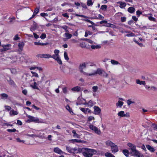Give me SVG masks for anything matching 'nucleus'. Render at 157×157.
I'll use <instances>...</instances> for the list:
<instances>
[{
  "label": "nucleus",
  "mask_w": 157,
  "mask_h": 157,
  "mask_svg": "<svg viewBox=\"0 0 157 157\" xmlns=\"http://www.w3.org/2000/svg\"><path fill=\"white\" fill-rule=\"evenodd\" d=\"M83 155L87 157H91L93 154H95L97 152L94 149H88L87 148H82Z\"/></svg>",
  "instance_id": "nucleus-1"
},
{
  "label": "nucleus",
  "mask_w": 157,
  "mask_h": 157,
  "mask_svg": "<svg viewBox=\"0 0 157 157\" xmlns=\"http://www.w3.org/2000/svg\"><path fill=\"white\" fill-rule=\"evenodd\" d=\"M86 67V64L85 63H83L80 64L79 65V69H80V72L86 76H89V74L86 73L83 71V69Z\"/></svg>",
  "instance_id": "nucleus-2"
},
{
  "label": "nucleus",
  "mask_w": 157,
  "mask_h": 157,
  "mask_svg": "<svg viewBox=\"0 0 157 157\" xmlns=\"http://www.w3.org/2000/svg\"><path fill=\"white\" fill-rule=\"evenodd\" d=\"M89 127L90 129L94 131L95 133L98 135H100L101 131L99 129L92 124L90 125Z\"/></svg>",
  "instance_id": "nucleus-3"
},
{
  "label": "nucleus",
  "mask_w": 157,
  "mask_h": 157,
  "mask_svg": "<svg viewBox=\"0 0 157 157\" xmlns=\"http://www.w3.org/2000/svg\"><path fill=\"white\" fill-rule=\"evenodd\" d=\"M127 145L130 147L132 151V152H131V153L133 154L137 151V150L136 149V146L130 143H128L127 144Z\"/></svg>",
  "instance_id": "nucleus-4"
},
{
  "label": "nucleus",
  "mask_w": 157,
  "mask_h": 157,
  "mask_svg": "<svg viewBox=\"0 0 157 157\" xmlns=\"http://www.w3.org/2000/svg\"><path fill=\"white\" fill-rule=\"evenodd\" d=\"M27 117L29 118V119L27 120L28 122H39V119L37 118L28 115L27 116Z\"/></svg>",
  "instance_id": "nucleus-5"
},
{
  "label": "nucleus",
  "mask_w": 157,
  "mask_h": 157,
  "mask_svg": "<svg viewBox=\"0 0 157 157\" xmlns=\"http://www.w3.org/2000/svg\"><path fill=\"white\" fill-rule=\"evenodd\" d=\"M11 46V45L10 44H2V46L3 47V48L0 49V52H2L10 49Z\"/></svg>",
  "instance_id": "nucleus-6"
},
{
  "label": "nucleus",
  "mask_w": 157,
  "mask_h": 157,
  "mask_svg": "<svg viewBox=\"0 0 157 157\" xmlns=\"http://www.w3.org/2000/svg\"><path fill=\"white\" fill-rule=\"evenodd\" d=\"M111 150L113 153H115L118 151L119 149L118 146L114 144H113L111 147Z\"/></svg>",
  "instance_id": "nucleus-7"
},
{
  "label": "nucleus",
  "mask_w": 157,
  "mask_h": 157,
  "mask_svg": "<svg viewBox=\"0 0 157 157\" xmlns=\"http://www.w3.org/2000/svg\"><path fill=\"white\" fill-rule=\"evenodd\" d=\"M103 71V70H101L99 68L98 69L97 71L94 72L89 74V76L94 75L97 74L101 75Z\"/></svg>",
  "instance_id": "nucleus-8"
},
{
  "label": "nucleus",
  "mask_w": 157,
  "mask_h": 157,
  "mask_svg": "<svg viewBox=\"0 0 157 157\" xmlns=\"http://www.w3.org/2000/svg\"><path fill=\"white\" fill-rule=\"evenodd\" d=\"M117 115L118 116H119L121 117H129V113H126V114H125L124 113V111H121L119 112Z\"/></svg>",
  "instance_id": "nucleus-9"
},
{
  "label": "nucleus",
  "mask_w": 157,
  "mask_h": 157,
  "mask_svg": "<svg viewBox=\"0 0 157 157\" xmlns=\"http://www.w3.org/2000/svg\"><path fill=\"white\" fill-rule=\"evenodd\" d=\"M72 151L73 152L72 153L73 154L77 153L78 152H81V151H82V148L77 147H75L74 148H72Z\"/></svg>",
  "instance_id": "nucleus-10"
},
{
  "label": "nucleus",
  "mask_w": 157,
  "mask_h": 157,
  "mask_svg": "<svg viewBox=\"0 0 157 157\" xmlns=\"http://www.w3.org/2000/svg\"><path fill=\"white\" fill-rule=\"evenodd\" d=\"M94 113L95 114H98L101 112L100 109L98 106H95L94 107Z\"/></svg>",
  "instance_id": "nucleus-11"
},
{
  "label": "nucleus",
  "mask_w": 157,
  "mask_h": 157,
  "mask_svg": "<svg viewBox=\"0 0 157 157\" xmlns=\"http://www.w3.org/2000/svg\"><path fill=\"white\" fill-rule=\"evenodd\" d=\"M80 90L81 88L78 86H76L71 89V90L75 92H78Z\"/></svg>",
  "instance_id": "nucleus-12"
},
{
  "label": "nucleus",
  "mask_w": 157,
  "mask_h": 157,
  "mask_svg": "<svg viewBox=\"0 0 157 157\" xmlns=\"http://www.w3.org/2000/svg\"><path fill=\"white\" fill-rule=\"evenodd\" d=\"M37 25L36 23L34 21L33 22V24L32 25L30 28V30L31 31H33L35 30L37 28Z\"/></svg>",
  "instance_id": "nucleus-13"
},
{
  "label": "nucleus",
  "mask_w": 157,
  "mask_h": 157,
  "mask_svg": "<svg viewBox=\"0 0 157 157\" xmlns=\"http://www.w3.org/2000/svg\"><path fill=\"white\" fill-rule=\"evenodd\" d=\"M133 155L137 157H144V155L140 153L138 151H137L133 154Z\"/></svg>",
  "instance_id": "nucleus-14"
},
{
  "label": "nucleus",
  "mask_w": 157,
  "mask_h": 157,
  "mask_svg": "<svg viewBox=\"0 0 157 157\" xmlns=\"http://www.w3.org/2000/svg\"><path fill=\"white\" fill-rule=\"evenodd\" d=\"M146 147L147 149L151 152H153L155 151L154 148L149 145H147Z\"/></svg>",
  "instance_id": "nucleus-15"
},
{
  "label": "nucleus",
  "mask_w": 157,
  "mask_h": 157,
  "mask_svg": "<svg viewBox=\"0 0 157 157\" xmlns=\"http://www.w3.org/2000/svg\"><path fill=\"white\" fill-rule=\"evenodd\" d=\"M39 85L37 82H34V85H30V86L34 89L39 90V88L37 86Z\"/></svg>",
  "instance_id": "nucleus-16"
},
{
  "label": "nucleus",
  "mask_w": 157,
  "mask_h": 157,
  "mask_svg": "<svg viewBox=\"0 0 157 157\" xmlns=\"http://www.w3.org/2000/svg\"><path fill=\"white\" fill-rule=\"evenodd\" d=\"M117 3L120 4L119 7L121 8H123L126 6V4L125 2H117Z\"/></svg>",
  "instance_id": "nucleus-17"
},
{
  "label": "nucleus",
  "mask_w": 157,
  "mask_h": 157,
  "mask_svg": "<svg viewBox=\"0 0 157 157\" xmlns=\"http://www.w3.org/2000/svg\"><path fill=\"white\" fill-rule=\"evenodd\" d=\"M54 151L59 154H61L63 153L62 151L59 148L56 147L54 149Z\"/></svg>",
  "instance_id": "nucleus-18"
},
{
  "label": "nucleus",
  "mask_w": 157,
  "mask_h": 157,
  "mask_svg": "<svg viewBox=\"0 0 157 157\" xmlns=\"http://www.w3.org/2000/svg\"><path fill=\"white\" fill-rule=\"evenodd\" d=\"M34 44L35 45H41V46H44L48 44V43H42L39 42H35L34 43Z\"/></svg>",
  "instance_id": "nucleus-19"
},
{
  "label": "nucleus",
  "mask_w": 157,
  "mask_h": 157,
  "mask_svg": "<svg viewBox=\"0 0 157 157\" xmlns=\"http://www.w3.org/2000/svg\"><path fill=\"white\" fill-rule=\"evenodd\" d=\"M128 11L130 13H133L135 12V9L132 7H130L128 8Z\"/></svg>",
  "instance_id": "nucleus-20"
},
{
  "label": "nucleus",
  "mask_w": 157,
  "mask_h": 157,
  "mask_svg": "<svg viewBox=\"0 0 157 157\" xmlns=\"http://www.w3.org/2000/svg\"><path fill=\"white\" fill-rule=\"evenodd\" d=\"M24 45V43L23 42H21L18 44V46L21 51H22Z\"/></svg>",
  "instance_id": "nucleus-21"
},
{
  "label": "nucleus",
  "mask_w": 157,
  "mask_h": 157,
  "mask_svg": "<svg viewBox=\"0 0 157 157\" xmlns=\"http://www.w3.org/2000/svg\"><path fill=\"white\" fill-rule=\"evenodd\" d=\"M136 83L137 84L140 85H145V82L144 81H140L139 79H137L136 80Z\"/></svg>",
  "instance_id": "nucleus-22"
},
{
  "label": "nucleus",
  "mask_w": 157,
  "mask_h": 157,
  "mask_svg": "<svg viewBox=\"0 0 157 157\" xmlns=\"http://www.w3.org/2000/svg\"><path fill=\"white\" fill-rule=\"evenodd\" d=\"M57 61V63L59 64H62V63L59 56H57L56 59H55Z\"/></svg>",
  "instance_id": "nucleus-23"
},
{
  "label": "nucleus",
  "mask_w": 157,
  "mask_h": 157,
  "mask_svg": "<svg viewBox=\"0 0 157 157\" xmlns=\"http://www.w3.org/2000/svg\"><path fill=\"white\" fill-rule=\"evenodd\" d=\"M122 152L126 156L128 157V156L129 152L128 150H123L122 151Z\"/></svg>",
  "instance_id": "nucleus-24"
},
{
  "label": "nucleus",
  "mask_w": 157,
  "mask_h": 157,
  "mask_svg": "<svg viewBox=\"0 0 157 157\" xmlns=\"http://www.w3.org/2000/svg\"><path fill=\"white\" fill-rule=\"evenodd\" d=\"M65 37H66V39H69L71 38L72 37V35L67 33H66L64 34Z\"/></svg>",
  "instance_id": "nucleus-25"
},
{
  "label": "nucleus",
  "mask_w": 157,
  "mask_h": 157,
  "mask_svg": "<svg viewBox=\"0 0 157 157\" xmlns=\"http://www.w3.org/2000/svg\"><path fill=\"white\" fill-rule=\"evenodd\" d=\"M114 143L110 140H108L105 142V144L108 146H110L111 147Z\"/></svg>",
  "instance_id": "nucleus-26"
},
{
  "label": "nucleus",
  "mask_w": 157,
  "mask_h": 157,
  "mask_svg": "<svg viewBox=\"0 0 157 157\" xmlns=\"http://www.w3.org/2000/svg\"><path fill=\"white\" fill-rule=\"evenodd\" d=\"M72 133L73 134V136L74 137L79 138L80 137V136L79 135H78V134H77L76 132V131L75 130H73L72 131Z\"/></svg>",
  "instance_id": "nucleus-27"
},
{
  "label": "nucleus",
  "mask_w": 157,
  "mask_h": 157,
  "mask_svg": "<svg viewBox=\"0 0 157 157\" xmlns=\"http://www.w3.org/2000/svg\"><path fill=\"white\" fill-rule=\"evenodd\" d=\"M7 81L10 85L13 86L15 85V84L14 82L12 79H11V78H10L9 80H8Z\"/></svg>",
  "instance_id": "nucleus-28"
},
{
  "label": "nucleus",
  "mask_w": 157,
  "mask_h": 157,
  "mask_svg": "<svg viewBox=\"0 0 157 157\" xmlns=\"http://www.w3.org/2000/svg\"><path fill=\"white\" fill-rule=\"evenodd\" d=\"M149 15H151L150 16L148 17V18L149 20L151 21H156V19L155 18L153 17H152V14L150 13L149 14Z\"/></svg>",
  "instance_id": "nucleus-29"
},
{
  "label": "nucleus",
  "mask_w": 157,
  "mask_h": 157,
  "mask_svg": "<svg viewBox=\"0 0 157 157\" xmlns=\"http://www.w3.org/2000/svg\"><path fill=\"white\" fill-rule=\"evenodd\" d=\"M105 156L106 157H115L112 153L109 152H106L105 154Z\"/></svg>",
  "instance_id": "nucleus-30"
},
{
  "label": "nucleus",
  "mask_w": 157,
  "mask_h": 157,
  "mask_svg": "<svg viewBox=\"0 0 157 157\" xmlns=\"http://www.w3.org/2000/svg\"><path fill=\"white\" fill-rule=\"evenodd\" d=\"M10 114L11 115H15L18 114V113L16 111H15L13 109H12L10 111Z\"/></svg>",
  "instance_id": "nucleus-31"
},
{
  "label": "nucleus",
  "mask_w": 157,
  "mask_h": 157,
  "mask_svg": "<svg viewBox=\"0 0 157 157\" xmlns=\"http://www.w3.org/2000/svg\"><path fill=\"white\" fill-rule=\"evenodd\" d=\"M91 47L92 49H99L101 48V46L100 45H92L91 46Z\"/></svg>",
  "instance_id": "nucleus-32"
},
{
  "label": "nucleus",
  "mask_w": 157,
  "mask_h": 157,
  "mask_svg": "<svg viewBox=\"0 0 157 157\" xmlns=\"http://www.w3.org/2000/svg\"><path fill=\"white\" fill-rule=\"evenodd\" d=\"M66 149L67 151L68 152L70 153H72V148L70 147H66Z\"/></svg>",
  "instance_id": "nucleus-33"
},
{
  "label": "nucleus",
  "mask_w": 157,
  "mask_h": 157,
  "mask_svg": "<svg viewBox=\"0 0 157 157\" xmlns=\"http://www.w3.org/2000/svg\"><path fill=\"white\" fill-rule=\"evenodd\" d=\"M123 102L120 101H118V102L116 103V106L121 107L123 104Z\"/></svg>",
  "instance_id": "nucleus-34"
},
{
  "label": "nucleus",
  "mask_w": 157,
  "mask_h": 157,
  "mask_svg": "<svg viewBox=\"0 0 157 157\" xmlns=\"http://www.w3.org/2000/svg\"><path fill=\"white\" fill-rule=\"evenodd\" d=\"M59 28H62L64 29L66 32H68V30H67L68 27L66 25L64 26H60L59 27Z\"/></svg>",
  "instance_id": "nucleus-35"
},
{
  "label": "nucleus",
  "mask_w": 157,
  "mask_h": 157,
  "mask_svg": "<svg viewBox=\"0 0 157 157\" xmlns=\"http://www.w3.org/2000/svg\"><path fill=\"white\" fill-rule=\"evenodd\" d=\"M126 33H128L126 35V36H128V37H131V36H135V34L132 33H131V32H125Z\"/></svg>",
  "instance_id": "nucleus-36"
},
{
  "label": "nucleus",
  "mask_w": 157,
  "mask_h": 157,
  "mask_svg": "<svg viewBox=\"0 0 157 157\" xmlns=\"http://www.w3.org/2000/svg\"><path fill=\"white\" fill-rule=\"evenodd\" d=\"M79 109L81 111H82L85 113H86L87 112L88 110V108L85 109L83 108H80Z\"/></svg>",
  "instance_id": "nucleus-37"
},
{
  "label": "nucleus",
  "mask_w": 157,
  "mask_h": 157,
  "mask_svg": "<svg viewBox=\"0 0 157 157\" xmlns=\"http://www.w3.org/2000/svg\"><path fill=\"white\" fill-rule=\"evenodd\" d=\"M111 63L113 65H117L118 64H119L118 62L113 59L111 60Z\"/></svg>",
  "instance_id": "nucleus-38"
},
{
  "label": "nucleus",
  "mask_w": 157,
  "mask_h": 157,
  "mask_svg": "<svg viewBox=\"0 0 157 157\" xmlns=\"http://www.w3.org/2000/svg\"><path fill=\"white\" fill-rule=\"evenodd\" d=\"M43 58H49L51 57V55L48 54H43Z\"/></svg>",
  "instance_id": "nucleus-39"
},
{
  "label": "nucleus",
  "mask_w": 157,
  "mask_h": 157,
  "mask_svg": "<svg viewBox=\"0 0 157 157\" xmlns=\"http://www.w3.org/2000/svg\"><path fill=\"white\" fill-rule=\"evenodd\" d=\"M70 141H71L73 143H79L80 142L79 140L77 139H72Z\"/></svg>",
  "instance_id": "nucleus-40"
},
{
  "label": "nucleus",
  "mask_w": 157,
  "mask_h": 157,
  "mask_svg": "<svg viewBox=\"0 0 157 157\" xmlns=\"http://www.w3.org/2000/svg\"><path fill=\"white\" fill-rule=\"evenodd\" d=\"M1 95L2 97V98H5L7 99L8 97V95L5 93L2 94Z\"/></svg>",
  "instance_id": "nucleus-41"
},
{
  "label": "nucleus",
  "mask_w": 157,
  "mask_h": 157,
  "mask_svg": "<svg viewBox=\"0 0 157 157\" xmlns=\"http://www.w3.org/2000/svg\"><path fill=\"white\" fill-rule=\"evenodd\" d=\"M127 103L128 105L129 106L131 104L134 103L135 102L131 101L130 99H128L127 101Z\"/></svg>",
  "instance_id": "nucleus-42"
},
{
  "label": "nucleus",
  "mask_w": 157,
  "mask_h": 157,
  "mask_svg": "<svg viewBox=\"0 0 157 157\" xmlns=\"http://www.w3.org/2000/svg\"><path fill=\"white\" fill-rule=\"evenodd\" d=\"M64 57L65 58V59L67 61L69 60V58L68 57V55H67V52H64Z\"/></svg>",
  "instance_id": "nucleus-43"
},
{
  "label": "nucleus",
  "mask_w": 157,
  "mask_h": 157,
  "mask_svg": "<svg viewBox=\"0 0 157 157\" xmlns=\"http://www.w3.org/2000/svg\"><path fill=\"white\" fill-rule=\"evenodd\" d=\"M107 6L106 5H102L101 6V9L105 11L106 10Z\"/></svg>",
  "instance_id": "nucleus-44"
},
{
  "label": "nucleus",
  "mask_w": 157,
  "mask_h": 157,
  "mask_svg": "<svg viewBox=\"0 0 157 157\" xmlns=\"http://www.w3.org/2000/svg\"><path fill=\"white\" fill-rule=\"evenodd\" d=\"M101 76L105 78H107L108 76V75L105 72L103 71Z\"/></svg>",
  "instance_id": "nucleus-45"
},
{
  "label": "nucleus",
  "mask_w": 157,
  "mask_h": 157,
  "mask_svg": "<svg viewBox=\"0 0 157 157\" xmlns=\"http://www.w3.org/2000/svg\"><path fill=\"white\" fill-rule=\"evenodd\" d=\"M66 109L68 110L71 113H73V112L72 110V109L70 108V106L68 105L66 106Z\"/></svg>",
  "instance_id": "nucleus-46"
},
{
  "label": "nucleus",
  "mask_w": 157,
  "mask_h": 157,
  "mask_svg": "<svg viewBox=\"0 0 157 157\" xmlns=\"http://www.w3.org/2000/svg\"><path fill=\"white\" fill-rule=\"evenodd\" d=\"M93 4V2L91 0H88L87 2V5L89 6Z\"/></svg>",
  "instance_id": "nucleus-47"
},
{
  "label": "nucleus",
  "mask_w": 157,
  "mask_h": 157,
  "mask_svg": "<svg viewBox=\"0 0 157 157\" xmlns=\"http://www.w3.org/2000/svg\"><path fill=\"white\" fill-rule=\"evenodd\" d=\"M98 89V87L97 86H93L92 87V89L93 90V91L94 92H95L97 91Z\"/></svg>",
  "instance_id": "nucleus-48"
},
{
  "label": "nucleus",
  "mask_w": 157,
  "mask_h": 157,
  "mask_svg": "<svg viewBox=\"0 0 157 157\" xmlns=\"http://www.w3.org/2000/svg\"><path fill=\"white\" fill-rule=\"evenodd\" d=\"M59 51L58 50L56 49L54 51V53H55V55H56L57 56H59Z\"/></svg>",
  "instance_id": "nucleus-49"
},
{
  "label": "nucleus",
  "mask_w": 157,
  "mask_h": 157,
  "mask_svg": "<svg viewBox=\"0 0 157 157\" xmlns=\"http://www.w3.org/2000/svg\"><path fill=\"white\" fill-rule=\"evenodd\" d=\"M79 46L80 47L82 48H85L86 46L84 43H82L80 44Z\"/></svg>",
  "instance_id": "nucleus-50"
},
{
  "label": "nucleus",
  "mask_w": 157,
  "mask_h": 157,
  "mask_svg": "<svg viewBox=\"0 0 157 157\" xmlns=\"http://www.w3.org/2000/svg\"><path fill=\"white\" fill-rule=\"evenodd\" d=\"M46 37V34L45 33H42L41 36H40V38L41 39H44Z\"/></svg>",
  "instance_id": "nucleus-51"
},
{
  "label": "nucleus",
  "mask_w": 157,
  "mask_h": 157,
  "mask_svg": "<svg viewBox=\"0 0 157 157\" xmlns=\"http://www.w3.org/2000/svg\"><path fill=\"white\" fill-rule=\"evenodd\" d=\"M87 104L88 106H92L93 105V101L91 100H90Z\"/></svg>",
  "instance_id": "nucleus-52"
},
{
  "label": "nucleus",
  "mask_w": 157,
  "mask_h": 157,
  "mask_svg": "<svg viewBox=\"0 0 157 157\" xmlns=\"http://www.w3.org/2000/svg\"><path fill=\"white\" fill-rule=\"evenodd\" d=\"M39 11V9L38 8H36L35 9L33 13H34L35 14H37Z\"/></svg>",
  "instance_id": "nucleus-53"
},
{
  "label": "nucleus",
  "mask_w": 157,
  "mask_h": 157,
  "mask_svg": "<svg viewBox=\"0 0 157 157\" xmlns=\"http://www.w3.org/2000/svg\"><path fill=\"white\" fill-rule=\"evenodd\" d=\"M20 39V38L18 36V34H16L14 36L13 40H17Z\"/></svg>",
  "instance_id": "nucleus-54"
},
{
  "label": "nucleus",
  "mask_w": 157,
  "mask_h": 157,
  "mask_svg": "<svg viewBox=\"0 0 157 157\" xmlns=\"http://www.w3.org/2000/svg\"><path fill=\"white\" fill-rule=\"evenodd\" d=\"M31 73L34 76L36 77H38V75L36 73L32 71H31Z\"/></svg>",
  "instance_id": "nucleus-55"
},
{
  "label": "nucleus",
  "mask_w": 157,
  "mask_h": 157,
  "mask_svg": "<svg viewBox=\"0 0 157 157\" xmlns=\"http://www.w3.org/2000/svg\"><path fill=\"white\" fill-rule=\"evenodd\" d=\"M136 15L138 16V17H139V16L142 14V12L139 10H137L136 12Z\"/></svg>",
  "instance_id": "nucleus-56"
},
{
  "label": "nucleus",
  "mask_w": 157,
  "mask_h": 157,
  "mask_svg": "<svg viewBox=\"0 0 157 157\" xmlns=\"http://www.w3.org/2000/svg\"><path fill=\"white\" fill-rule=\"evenodd\" d=\"M16 131V129L15 128H13L12 129H7V131L9 132H14Z\"/></svg>",
  "instance_id": "nucleus-57"
},
{
  "label": "nucleus",
  "mask_w": 157,
  "mask_h": 157,
  "mask_svg": "<svg viewBox=\"0 0 157 157\" xmlns=\"http://www.w3.org/2000/svg\"><path fill=\"white\" fill-rule=\"evenodd\" d=\"M63 93L64 94H66L67 92V88L66 87H64L63 88Z\"/></svg>",
  "instance_id": "nucleus-58"
},
{
  "label": "nucleus",
  "mask_w": 157,
  "mask_h": 157,
  "mask_svg": "<svg viewBox=\"0 0 157 157\" xmlns=\"http://www.w3.org/2000/svg\"><path fill=\"white\" fill-rule=\"evenodd\" d=\"M5 108L8 111H9L11 109V108L10 106L8 105H6L5 106Z\"/></svg>",
  "instance_id": "nucleus-59"
},
{
  "label": "nucleus",
  "mask_w": 157,
  "mask_h": 157,
  "mask_svg": "<svg viewBox=\"0 0 157 157\" xmlns=\"http://www.w3.org/2000/svg\"><path fill=\"white\" fill-rule=\"evenodd\" d=\"M44 77H42V78H41V79L39 81H38L37 82V83L38 84V85H39L40 84H41L42 82V81H43V79H44Z\"/></svg>",
  "instance_id": "nucleus-60"
},
{
  "label": "nucleus",
  "mask_w": 157,
  "mask_h": 157,
  "mask_svg": "<svg viewBox=\"0 0 157 157\" xmlns=\"http://www.w3.org/2000/svg\"><path fill=\"white\" fill-rule=\"evenodd\" d=\"M126 17H123L121 18V21L122 22H124L126 21Z\"/></svg>",
  "instance_id": "nucleus-61"
},
{
  "label": "nucleus",
  "mask_w": 157,
  "mask_h": 157,
  "mask_svg": "<svg viewBox=\"0 0 157 157\" xmlns=\"http://www.w3.org/2000/svg\"><path fill=\"white\" fill-rule=\"evenodd\" d=\"M16 140H17V141L19 142H22L23 143H24L25 141L24 140H21L19 138H17L16 139Z\"/></svg>",
  "instance_id": "nucleus-62"
},
{
  "label": "nucleus",
  "mask_w": 157,
  "mask_h": 157,
  "mask_svg": "<svg viewBox=\"0 0 157 157\" xmlns=\"http://www.w3.org/2000/svg\"><path fill=\"white\" fill-rule=\"evenodd\" d=\"M40 15L41 16L44 17L45 16H48V15L47 13H40Z\"/></svg>",
  "instance_id": "nucleus-63"
},
{
  "label": "nucleus",
  "mask_w": 157,
  "mask_h": 157,
  "mask_svg": "<svg viewBox=\"0 0 157 157\" xmlns=\"http://www.w3.org/2000/svg\"><path fill=\"white\" fill-rule=\"evenodd\" d=\"M132 19L135 21H136L138 20V18L136 16H132Z\"/></svg>",
  "instance_id": "nucleus-64"
}]
</instances>
